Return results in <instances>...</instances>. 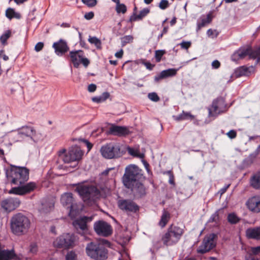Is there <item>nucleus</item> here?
Returning a JSON list of instances; mask_svg holds the SVG:
<instances>
[{
  "instance_id": "1",
  "label": "nucleus",
  "mask_w": 260,
  "mask_h": 260,
  "mask_svg": "<svg viewBox=\"0 0 260 260\" xmlns=\"http://www.w3.org/2000/svg\"><path fill=\"white\" fill-rule=\"evenodd\" d=\"M5 170L8 181L12 184L21 185L29 179V170L26 167L10 164V168Z\"/></svg>"
},
{
  "instance_id": "2",
  "label": "nucleus",
  "mask_w": 260,
  "mask_h": 260,
  "mask_svg": "<svg viewBox=\"0 0 260 260\" xmlns=\"http://www.w3.org/2000/svg\"><path fill=\"white\" fill-rule=\"evenodd\" d=\"M30 227V221L26 215L22 213L14 214L10 219L11 232L17 236L26 234Z\"/></svg>"
},
{
  "instance_id": "3",
  "label": "nucleus",
  "mask_w": 260,
  "mask_h": 260,
  "mask_svg": "<svg viewBox=\"0 0 260 260\" xmlns=\"http://www.w3.org/2000/svg\"><path fill=\"white\" fill-rule=\"evenodd\" d=\"M145 178L143 170L137 165L131 164L125 168L122 180L126 188H131L133 183L143 181Z\"/></svg>"
},
{
  "instance_id": "4",
  "label": "nucleus",
  "mask_w": 260,
  "mask_h": 260,
  "mask_svg": "<svg viewBox=\"0 0 260 260\" xmlns=\"http://www.w3.org/2000/svg\"><path fill=\"white\" fill-rule=\"evenodd\" d=\"M184 233V230L181 227L172 224L170 225L166 233L161 237L163 244L166 246L176 245L181 239Z\"/></svg>"
},
{
  "instance_id": "5",
  "label": "nucleus",
  "mask_w": 260,
  "mask_h": 260,
  "mask_svg": "<svg viewBox=\"0 0 260 260\" xmlns=\"http://www.w3.org/2000/svg\"><path fill=\"white\" fill-rule=\"evenodd\" d=\"M75 190L85 202L94 203L101 197L100 190L94 185H78Z\"/></svg>"
},
{
  "instance_id": "6",
  "label": "nucleus",
  "mask_w": 260,
  "mask_h": 260,
  "mask_svg": "<svg viewBox=\"0 0 260 260\" xmlns=\"http://www.w3.org/2000/svg\"><path fill=\"white\" fill-rule=\"evenodd\" d=\"M86 253L95 260H105L107 258V250L103 244L97 242H91L86 247Z\"/></svg>"
},
{
  "instance_id": "7",
  "label": "nucleus",
  "mask_w": 260,
  "mask_h": 260,
  "mask_svg": "<svg viewBox=\"0 0 260 260\" xmlns=\"http://www.w3.org/2000/svg\"><path fill=\"white\" fill-rule=\"evenodd\" d=\"M76 240V236L74 234L64 233L56 238L53 245L56 248L67 250L75 246Z\"/></svg>"
},
{
  "instance_id": "8",
  "label": "nucleus",
  "mask_w": 260,
  "mask_h": 260,
  "mask_svg": "<svg viewBox=\"0 0 260 260\" xmlns=\"http://www.w3.org/2000/svg\"><path fill=\"white\" fill-rule=\"evenodd\" d=\"M100 152L102 156L107 159H113L120 157L122 155L119 145L109 143L103 145Z\"/></svg>"
},
{
  "instance_id": "9",
  "label": "nucleus",
  "mask_w": 260,
  "mask_h": 260,
  "mask_svg": "<svg viewBox=\"0 0 260 260\" xmlns=\"http://www.w3.org/2000/svg\"><path fill=\"white\" fill-rule=\"evenodd\" d=\"M212 108L213 110L209 109V116L210 117L217 116L220 114L225 112L228 109L225 99L221 96H219L213 101Z\"/></svg>"
},
{
  "instance_id": "10",
  "label": "nucleus",
  "mask_w": 260,
  "mask_h": 260,
  "mask_svg": "<svg viewBox=\"0 0 260 260\" xmlns=\"http://www.w3.org/2000/svg\"><path fill=\"white\" fill-rule=\"evenodd\" d=\"M216 238V235L214 233L206 235L203 240L202 244L197 249V252L200 254H204L215 247L216 243L215 239Z\"/></svg>"
},
{
  "instance_id": "11",
  "label": "nucleus",
  "mask_w": 260,
  "mask_h": 260,
  "mask_svg": "<svg viewBox=\"0 0 260 260\" xmlns=\"http://www.w3.org/2000/svg\"><path fill=\"white\" fill-rule=\"evenodd\" d=\"M93 216H83L76 219L72 222L73 226L80 234H83L88 231L87 223L93 220Z\"/></svg>"
},
{
  "instance_id": "12",
  "label": "nucleus",
  "mask_w": 260,
  "mask_h": 260,
  "mask_svg": "<svg viewBox=\"0 0 260 260\" xmlns=\"http://www.w3.org/2000/svg\"><path fill=\"white\" fill-rule=\"evenodd\" d=\"M119 209L126 213H136L140 210V207L131 199H120L117 202Z\"/></svg>"
},
{
  "instance_id": "13",
  "label": "nucleus",
  "mask_w": 260,
  "mask_h": 260,
  "mask_svg": "<svg viewBox=\"0 0 260 260\" xmlns=\"http://www.w3.org/2000/svg\"><path fill=\"white\" fill-rule=\"evenodd\" d=\"M93 229L98 235L108 237L112 235L113 230L111 225L104 220H99L94 222Z\"/></svg>"
},
{
  "instance_id": "14",
  "label": "nucleus",
  "mask_w": 260,
  "mask_h": 260,
  "mask_svg": "<svg viewBox=\"0 0 260 260\" xmlns=\"http://www.w3.org/2000/svg\"><path fill=\"white\" fill-rule=\"evenodd\" d=\"M84 152L78 147H72L63 156V161L65 163L78 161L83 155Z\"/></svg>"
},
{
  "instance_id": "15",
  "label": "nucleus",
  "mask_w": 260,
  "mask_h": 260,
  "mask_svg": "<svg viewBox=\"0 0 260 260\" xmlns=\"http://www.w3.org/2000/svg\"><path fill=\"white\" fill-rule=\"evenodd\" d=\"M20 200L15 197H8L1 201V206L6 212H10L17 208L20 204Z\"/></svg>"
},
{
  "instance_id": "16",
  "label": "nucleus",
  "mask_w": 260,
  "mask_h": 260,
  "mask_svg": "<svg viewBox=\"0 0 260 260\" xmlns=\"http://www.w3.org/2000/svg\"><path fill=\"white\" fill-rule=\"evenodd\" d=\"M74 199L71 192H66L62 194L60 202L63 206L70 209V214L76 212V205L74 203Z\"/></svg>"
},
{
  "instance_id": "17",
  "label": "nucleus",
  "mask_w": 260,
  "mask_h": 260,
  "mask_svg": "<svg viewBox=\"0 0 260 260\" xmlns=\"http://www.w3.org/2000/svg\"><path fill=\"white\" fill-rule=\"evenodd\" d=\"M251 47L250 46H243L240 47L231 55V60L237 62L240 60L244 59L247 56L249 58V54L251 53Z\"/></svg>"
},
{
  "instance_id": "18",
  "label": "nucleus",
  "mask_w": 260,
  "mask_h": 260,
  "mask_svg": "<svg viewBox=\"0 0 260 260\" xmlns=\"http://www.w3.org/2000/svg\"><path fill=\"white\" fill-rule=\"evenodd\" d=\"M18 186V187L13 188L12 190L13 193L19 195L29 193L37 188V184L34 182H29L25 184Z\"/></svg>"
},
{
  "instance_id": "19",
  "label": "nucleus",
  "mask_w": 260,
  "mask_h": 260,
  "mask_svg": "<svg viewBox=\"0 0 260 260\" xmlns=\"http://www.w3.org/2000/svg\"><path fill=\"white\" fill-rule=\"evenodd\" d=\"M107 133L108 135L118 137H125L129 135L131 132L128 128L126 126L112 124Z\"/></svg>"
},
{
  "instance_id": "20",
  "label": "nucleus",
  "mask_w": 260,
  "mask_h": 260,
  "mask_svg": "<svg viewBox=\"0 0 260 260\" xmlns=\"http://www.w3.org/2000/svg\"><path fill=\"white\" fill-rule=\"evenodd\" d=\"M142 181H140L133 184V186L131 188H127L131 189L133 192L134 196L138 199L142 198L147 194V188L145 186Z\"/></svg>"
},
{
  "instance_id": "21",
  "label": "nucleus",
  "mask_w": 260,
  "mask_h": 260,
  "mask_svg": "<svg viewBox=\"0 0 260 260\" xmlns=\"http://www.w3.org/2000/svg\"><path fill=\"white\" fill-rule=\"evenodd\" d=\"M36 135V131L34 127L31 126H23L18 129V136L19 138H28L35 142L34 137Z\"/></svg>"
},
{
  "instance_id": "22",
  "label": "nucleus",
  "mask_w": 260,
  "mask_h": 260,
  "mask_svg": "<svg viewBox=\"0 0 260 260\" xmlns=\"http://www.w3.org/2000/svg\"><path fill=\"white\" fill-rule=\"evenodd\" d=\"M245 205L247 208L253 213L260 212V196H254L249 198Z\"/></svg>"
},
{
  "instance_id": "23",
  "label": "nucleus",
  "mask_w": 260,
  "mask_h": 260,
  "mask_svg": "<svg viewBox=\"0 0 260 260\" xmlns=\"http://www.w3.org/2000/svg\"><path fill=\"white\" fill-rule=\"evenodd\" d=\"M52 47L54 49L55 54L58 56H62L69 50V47L67 42L61 39L54 42L53 44Z\"/></svg>"
},
{
  "instance_id": "24",
  "label": "nucleus",
  "mask_w": 260,
  "mask_h": 260,
  "mask_svg": "<svg viewBox=\"0 0 260 260\" xmlns=\"http://www.w3.org/2000/svg\"><path fill=\"white\" fill-rule=\"evenodd\" d=\"M22 254H17L14 248L0 251V260H21Z\"/></svg>"
},
{
  "instance_id": "25",
  "label": "nucleus",
  "mask_w": 260,
  "mask_h": 260,
  "mask_svg": "<svg viewBox=\"0 0 260 260\" xmlns=\"http://www.w3.org/2000/svg\"><path fill=\"white\" fill-rule=\"evenodd\" d=\"M69 56L74 67L78 68L80 65V59L84 56V52L81 50H73L70 52Z\"/></svg>"
},
{
  "instance_id": "26",
  "label": "nucleus",
  "mask_w": 260,
  "mask_h": 260,
  "mask_svg": "<svg viewBox=\"0 0 260 260\" xmlns=\"http://www.w3.org/2000/svg\"><path fill=\"white\" fill-rule=\"evenodd\" d=\"M246 236L249 239L260 240V226L247 229Z\"/></svg>"
},
{
  "instance_id": "27",
  "label": "nucleus",
  "mask_w": 260,
  "mask_h": 260,
  "mask_svg": "<svg viewBox=\"0 0 260 260\" xmlns=\"http://www.w3.org/2000/svg\"><path fill=\"white\" fill-rule=\"evenodd\" d=\"M250 74L249 68L245 66H242L235 69L233 76L236 78L242 76H248Z\"/></svg>"
},
{
  "instance_id": "28",
  "label": "nucleus",
  "mask_w": 260,
  "mask_h": 260,
  "mask_svg": "<svg viewBox=\"0 0 260 260\" xmlns=\"http://www.w3.org/2000/svg\"><path fill=\"white\" fill-rule=\"evenodd\" d=\"M250 185L254 189L260 190V171L253 174L249 180Z\"/></svg>"
},
{
  "instance_id": "29",
  "label": "nucleus",
  "mask_w": 260,
  "mask_h": 260,
  "mask_svg": "<svg viewBox=\"0 0 260 260\" xmlns=\"http://www.w3.org/2000/svg\"><path fill=\"white\" fill-rule=\"evenodd\" d=\"M173 118L176 121H180L185 120H193L194 119V116L192 115L189 112H185L182 111V112L178 115L173 116Z\"/></svg>"
},
{
  "instance_id": "30",
  "label": "nucleus",
  "mask_w": 260,
  "mask_h": 260,
  "mask_svg": "<svg viewBox=\"0 0 260 260\" xmlns=\"http://www.w3.org/2000/svg\"><path fill=\"white\" fill-rule=\"evenodd\" d=\"M212 12H210L207 15L206 18H202L201 22L197 23V31H198L202 27L205 26L207 24L210 23L212 20Z\"/></svg>"
},
{
  "instance_id": "31",
  "label": "nucleus",
  "mask_w": 260,
  "mask_h": 260,
  "mask_svg": "<svg viewBox=\"0 0 260 260\" xmlns=\"http://www.w3.org/2000/svg\"><path fill=\"white\" fill-rule=\"evenodd\" d=\"M110 96V93L104 92L100 96L92 97L91 100L93 102L99 104L106 101Z\"/></svg>"
},
{
  "instance_id": "32",
  "label": "nucleus",
  "mask_w": 260,
  "mask_h": 260,
  "mask_svg": "<svg viewBox=\"0 0 260 260\" xmlns=\"http://www.w3.org/2000/svg\"><path fill=\"white\" fill-rule=\"evenodd\" d=\"M6 16L10 20L14 18L20 19L21 17L20 13L15 12L14 9L11 8H9L6 10Z\"/></svg>"
},
{
  "instance_id": "33",
  "label": "nucleus",
  "mask_w": 260,
  "mask_h": 260,
  "mask_svg": "<svg viewBox=\"0 0 260 260\" xmlns=\"http://www.w3.org/2000/svg\"><path fill=\"white\" fill-rule=\"evenodd\" d=\"M170 218V214L166 210H164L161 216L160 220L159 222V225L161 227L164 228L167 224Z\"/></svg>"
},
{
  "instance_id": "34",
  "label": "nucleus",
  "mask_w": 260,
  "mask_h": 260,
  "mask_svg": "<svg viewBox=\"0 0 260 260\" xmlns=\"http://www.w3.org/2000/svg\"><path fill=\"white\" fill-rule=\"evenodd\" d=\"M251 53L249 54V59H256V63H260V46L255 49L251 48Z\"/></svg>"
},
{
  "instance_id": "35",
  "label": "nucleus",
  "mask_w": 260,
  "mask_h": 260,
  "mask_svg": "<svg viewBox=\"0 0 260 260\" xmlns=\"http://www.w3.org/2000/svg\"><path fill=\"white\" fill-rule=\"evenodd\" d=\"M227 220L231 224H236L241 220V218L235 213L233 212L228 214Z\"/></svg>"
},
{
  "instance_id": "36",
  "label": "nucleus",
  "mask_w": 260,
  "mask_h": 260,
  "mask_svg": "<svg viewBox=\"0 0 260 260\" xmlns=\"http://www.w3.org/2000/svg\"><path fill=\"white\" fill-rule=\"evenodd\" d=\"M12 31L10 29L6 30L0 37V41L2 45L7 44V40L11 37Z\"/></svg>"
},
{
  "instance_id": "37",
  "label": "nucleus",
  "mask_w": 260,
  "mask_h": 260,
  "mask_svg": "<svg viewBox=\"0 0 260 260\" xmlns=\"http://www.w3.org/2000/svg\"><path fill=\"white\" fill-rule=\"evenodd\" d=\"M179 69H169L168 70H164L162 72L163 75L165 78L173 77L175 76L177 74V71L179 70Z\"/></svg>"
},
{
  "instance_id": "38",
  "label": "nucleus",
  "mask_w": 260,
  "mask_h": 260,
  "mask_svg": "<svg viewBox=\"0 0 260 260\" xmlns=\"http://www.w3.org/2000/svg\"><path fill=\"white\" fill-rule=\"evenodd\" d=\"M90 43L94 44L97 49H101L102 48L101 41L96 37H90L88 39Z\"/></svg>"
},
{
  "instance_id": "39",
  "label": "nucleus",
  "mask_w": 260,
  "mask_h": 260,
  "mask_svg": "<svg viewBox=\"0 0 260 260\" xmlns=\"http://www.w3.org/2000/svg\"><path fill=\"white\" fill-rule=\"evenodd\" d=\"M260 153V145L257 147L255 150L250 154L249 156L247 157V160H249L250 162H253L255 159L256 158L257 156Z\"/></svg>"
},
{
  "instance_id": "40",
  "label": "nucleus",
  "mask_w": 260,
  "mask_h": 260,
  "mask_svg": "<svg viewBox=\"0 0 260 260\" xmlns=\"http://www.w3.org/2000/svg\"><path fill=\"white\" fill-rule=\"evenodd\" d=\"M166 53L165 50H157L155 51V58L156 62H159L162 57Z\"/></svg>"
},
{
  "instance_id": "41",
  "label": "nucleus",
  "mask_w": 260,
  "mask_h": 260,
  "mask_svg": "<svg viewBox=\"0 0 260 260\" xmlns=\"http://www.w3.org/2000/svg\"><path fill=\"white\" fill-rule=\"evenodd\" d=\"M116 4V10L118 13H122V14H124L126 12L127 8L124 4H120L119 2Z\"/></svg>"
},
{
  "instance_id": "42",
  "label": "nucleus",
  "mask_w": 260,
  "mask_h": 260,
  "mask_svg": "<svg viewBox=\"0 0 260 260\" xmlns=\"http://www.w3.org/2000/svg\"><path fill=\"white\" fill-rule=\"evenodd\" d=\"M134 38L131 35H127L121 38V43L122 46H124L127 43L132 42L133 41Z\"/></svg>"
},
{
  "instance_id": "43",
  "label": "nucleus",
  "mask_w": 260,
  "mask_h": 260,
  "mask_svg": "<svg viewBox=\"0 0 260 260\" xmlns=\"http://www.w3.org/2000/svg\"><path fill=\"white\" fill-rule=\"evenodd\" d=\"M78 141L79 143H83L87 148V151L89 152L93 147V144L85 139L79 138Z\"/></svg>"
},
{
  "instance_id": "44",
  "label": "nucleus",
  "mask_w": 260,
  "mask_h": 260,
  "mask_svg": "<svg viewBox=\"0 0 260 260\" xmlns=\"http://www.w3.org/2000/svg\"><path fill=\"white\" fill-rule=\"evenodd\" d=\"M150 13V9L148 8H144L142 10L140 11L138 15L140 20H142L143 18L146 17Z\"/></svg>"
},
{
  "instance_id": "45",
  "label": "nucleus",
  "mask_w": 260,
  "mask_h": 260,
  "mask_svg": "<svg viewBox=\"0 0 260 260\" xmlns=\"http://www.w3.org/2000/svg\"><path fill=\"white\" fill-rule=\"evenodd\" d=\"M148 98L149 100L154 102H157L160 100L159 96L154 92L149 93Z\"/></svg>"
},
{
  "instance_id": "46",
  "label": "nucleus",
  "mask_w": 260,
  "mask_h": 260,
  "mask_svg": "<svg viewBox=\"0 0 260 260\" xmlns=\"http://www.w3.org/2000/svg\"><path fill=\"white\" fill-rule=\"evenodd\" d=\"M140 62L144 65L147 69L151 71L152 70L153 68L154 67L155 64H151L150 62L146 61L145 59H142L140 60Z\"/></svg>"
},
{
  "instance_id": "47",
  "label": "nucleus",
  "mask_w": 260,
  "mask_h": 260,
  "mask_svg": "<svg viewBox=\"0 0 260 260\" xmlns=\"http://www.w3.org/2000/svg\"><path fill=\"white\" fill-rule=\"evenodd\" d=\"M82 2L88 7H93L97 4L96 0H81Z\"/></svg>"
},
{
  "instance_id": "48",
  "label": "nucleus",
  "mask_w": 260,
  "mask_h": 260,
  "mask_svg": "<svg viewBox=\"0 0 260 260\" xmlns=\"http://www.w3.org/2000/svg\"><path fill=\"white\" fill-rule=\"evenodd\" d=\"M170 6V4L168 0H161L158 7L161 10H165Z\"/></svg>"
},
{
  "instance_id": "49",
  "label": "nucleus",
  "mask_w": 260,
  "mask_h": 260,
  "mask_svg": "<svg viewBox=\"0 0 260 260\" xmlns=\"http://www.w3.org/2000/svg\"><path fill=\"white\" fill-rule=\"evenodd\" d=\"M219 219L218 210L212 214L209 219V222H216Z\"/></svg>"
},
{
  "instance_id": "50",
  "label": "nucleus",
  "mask_w": 260,
  "mask_h": 260,
  "mask_svg": "<svg viewBox=\"0 0 260 260\" xmlns=\"http://www.w3.org/2000/svg\"><path fill=\"white\" fill-rule=\"evenodd\" d=\"M66 260H77V255L74 252L70 251L66 255Z\"/></svg>"
},
{
  "instance_id": "51",
  "label": "nucleus",
  "mask_w": 260,
  "mask_h": 260,
  "mask_svg": "<svg viewBox=\"0 0 260 260\" xmlns=\"http://www.w3.org/2000/svg\"><path fill=\"white\" fill-rule=\"evenodd\" d=\"M250 251L253 255H257L260 253V245L256 247H251Z\"/></svg>"
},
{
  "instance_id": "52",
  "label": "nucleus",
  "mask_w": 260,
  "mask_h": 260,
  "mask_svg": "<svg viewBox=\"0 0 260 260\" xmlns=\"http://www.w3.org/2000/svg\"><path fill=\"white\" fill-rule=\"evenodd\" d=\"M79 61L80 64L82 63L85 67H87L90 63L89 59L87 58L84 57V56L81 57Z\"/></svg>"
},
{
  "instance_id": "53",
  "label": "nucleus",
  "mask_w": 260,
  "mask_h": 260,
  "mask_svg": "<svg viewBox=\"0 0 260 260\" xmlns=\"http://www.w3.org/2000/svg\"><path fill=\"white\" fill-rule=\"evenodd\" d=\"M181 47L183 49H188L191 46L190 42L183 41L180 43Z\"/></svg>"
},
{
  "instance_id": "54",
  "label": "nucleus",
  "mask_w": 260,
  "mask_h": 260,
  "mask_svg": "<svg viewBox=\"0 0 260 260\" xmlns=\"http://www.w3.org/2000/svg\"><path fill=\"white\" fill-rule=\"evenodd\" d=\"M139 20H140L139 18H138V14L133 13V14L129 17L128 22H132L139 21Z\"/></svg>"
},
{
  "instance_id": "55",
  "label": "nucleus",
  "mask_w": 260,
  "mask_h": 260,
  "mask_svg": "<svg viewBox=\"0 0 260 260\" xmlns=\"http://www.w3.org/2000/svg\"><path fill=\"white\" fill-rule=\"evenodd\" d=\"M44 47V43L43 42H38L35 47V50L37 52L40 51L42 50L43 48Z\"/></svg>"
},
{
  "instance_id": "56",
  "label": "nucleus",
  "mask_w": 260,
  "mask_h": 260,
  "mask_svg": "<svg viewBox=\"0 0 260 260\" xmlns=\"http://www.w3.org/2000/svg\"><path fill=\"white\" fill-rule=\"evenodd\" d=\"M94 13L92 11H90L85 13L84 17L86 20H91L94 17Z\"/></svg>"
},
{
  "instance_id": "57",
  "label": "nucleus",
  "mask_w": 260,
  "mask_h": 260,
  "mask_svg": "<svg viewBox=\"0 0 260 260\" xmlns=\"http://www.w3.org/2000/svg\"><path fill=\"white\" fill-rule=\"evenodd\" d=\"M227 135L231 139H234L237 136V133L235 130H230L228 133Z\"/></svg>"
},
{
  "instance_id": "58",
  "label": "nucleus",
  "mask_w": 260,
  "mask_h": 260,
  "mask_svg": "<svg viewBox=\"0 0 260 260\" xmlns=\"http://www.w3.org/2000/svg\"><path fill=\"white\" fill-rule=\"evenodd\" d=\"M220 66V62L218 60H214L212 62V67L213 69H217Z\"/></svg>"
},
{
  "instance_id": "59",
  "label": "nucleus",
  "mask_w": 260,
  "mask_h": 260,
  "mask_svg": "<svg viewBox=\"0 0 260 260\" xmlns=\"http://www.w3.org/2000/svg\"><path fill=\"white\" fill-rule=\"evenodd\" d=\"M96 85L94 84H90L88 86V90L89 92H93L96 90Z\"/></svg>"
},
{
  "instance_id": "60",
  "label": "nucleus",
  "mask_w": 260,
  "mask_h": 260,
  "mask_svg": "<svg viewBox=\"0 0 260 260\" xmlns=\"http://www.w3.org/2000/svg\"><path fill=\"white\" fill-rule=\"evenodd\" d=\"M38 248L36 244H31L30 246L29 251L32 253H36L37 252Z\"/></svg>"
},
{
  "instance_id": "61",
  "label": "nucleus",
  "mask_w": 260,
  "mask_h": 260,
  "mask_svg": "<svg viewBox=\"0 0 260 260\" xmlns=\"http://www.w3.org/2000/svg\"><path fill=\"white\" fill-rule=\"evenodd\" d=\"M165 78L162 72L158 75H156L154 77V81L155 82H159L161 79Z\"/></svg>"
},
{
  "instance_id": "62",
  "label": "nucleus",
  "mask_w": 260,
  "mask_h": 260,
  "mask_svg": "<svg viewBox=\"0 0 260 260\" xmlns=\"http://www.w3.org/2000/svg\"><path fill=\"white\" fill-rule=\"evenodd\" d=\"M169 183L173 185V186L175 185V178H174V174L169 176Z\"/></svg>"
},
{
  "instance_id": "63",
  "label": "nucleus",
  "mask_w": 260,
  "mask_h": 260,
  "mask_svg": "<svg viewBox=\"0 0 260 260\" xmlns=\"http://www.w3.org/2000/svg\"><path fill=\"white\" fill-rule=\"evenodd\" d=\"M230 184L225 185L223 187L221 188L220 190L219 191V192L221 194L224 193L226 192L228 188L230 187Z\"/></svg>"
},
{
  "instance_id": "64",
  "label": "nucleus",
  "mask_w": 260,
  "mask_h": 260,
  "mask_svg": "<svg viewBox=\"0 0 260 260\" xmlns=\"http://www.w3.org/2000/svg\"><path fill=\"white\" fill-rule=\"evenodd\" d=\"M128 153L132 156H137V151L132 148H129L128 149Z\"/></svg>"
}]
</instances>
